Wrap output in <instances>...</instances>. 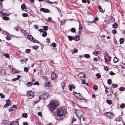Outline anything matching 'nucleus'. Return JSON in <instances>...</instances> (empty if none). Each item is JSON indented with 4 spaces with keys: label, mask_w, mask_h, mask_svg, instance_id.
<instances>
[{
    "label": "nucleus",
    "mask_w": 125,
    "mask_h": 125,
    "mask_svg": "<svg viewBox=\"0 0 125 125\" xmlns=\"http://www.w3.org/2000/svg\"><path fill=\"white\" fill-rule=\"evenodd\" d=\"M59 102L56 101H51L50 103V105L51 107L53 109L56 108Z\"/></svg>",
    "instance_id": "f257e3e1"
},
{
    "label": "nucleus",
    "mask_w": 125,
    "mask_h": 125,
    "mask_svg": "<svg viewBox=\"0 0 125 125\" xmlns=\"http://www.w3.org/2000/svg\"><path fill=\"white\" fill-rule=\"evenodd\" d=\"M64 113V110L62 108H60L57 109V114L58 116H62Z\"/></svg>",
    "instance_id": "f03ea898"
},
{
    "label": "nucleus",
    "mask_w": 125,
    "mask_h": 125,
    "mask_svg": "<svg viewBox=\"0 0 125 125\" xmlns=\"http://www.w3.org/2000/svg\"><path fill=\"white\" fill-rule=\"evenodd\" d=\"M75 113L79 118L82 117L83 114V112L81 109H77L75 111Z\"/></svg>",
    "instance_id": "7ed1b4c3"
},
{
    "label": "nucleus",
    "mask_w": 125,
    "mask_h": 125,
    "mask_svg": "<svg viewBox=\"0 0 125 125\" xmlns=\"http://www.w3.org/2000/svg\"><path fill=\"white\" fill-rule=\"evenodd\" d=\"M48 94L47 93H43L39 96V99L40 100L41 99H47L48 98Z\"/></svg>",
    "instance_id": "20e7f679"
},
{
    "label": "nucleus",
    "mask_w": 125,
    "mask_h": 125,
    "mask_svg": "<svg viewBox=\"0 0 125 125\" xmlns=\"http://www.w3.org/2000/svg\"><path fill=\"white\" fill-rule=\"evenodd\" d=\"M27 95L28 97L30 99L33 98L34 96L33 92L31 91H28L27 93Z\"/></svg>",
    "instance_id": "39448f33"
},
{
    "label": "nucleus",
    "mask_w": 125,
    "mask_h": 125,
    "mask_svg": "<svg viewBox=\"0 0 125 125\" xmlns=\"http://www.w3.org/2000/svg\"><path fill=\"white\" fill-rule=\"evenodd\" d=\"M6 103L4 105V107H7V106H10L11 104V102L9 99H7L6 101Z\"/></svg>",
    "instance_id": "423d86ee"
},
{
    "label": "nucleus",
    "mask_w": 125,
    "mask_h": 125,
    "mask_svg": "<svg viewBox=\"0 0 125 125\" xmlns=\"http://www.w3.org/2000/svg\"><path fill=\"white\" fill-rule=\"evenodd\" d=\"M104 114L109 118H112L113 115L114 114L113 113L108 112L105 113H104Z\"/></svg>",
    "instance_id": "0eeeda50"
},
{
    "label": "nucleus",
    "mask_w": 125,
    "mask_h": 125,
    "mask_svg": "<svg viewBox=\"0 0 125 125\" xmlns=\"http://www.w3.org/2000/svg\"><path fill=\"white\" fill-rule=\"evenodd\" d=\"M105 88L106 92L107 93L108 95H110L113 93L112 90L109 88H107V89H106V88L105 87Z\"/></svg>",
    "instance_id": "6e6552de"
},
{
    "label": "nucleus",
    "mask_w": 125,
    "mask_h": 125,
    "mask_svg": "<svg viewBox=\"0 0 125 125\" xmlns=\"http://www.w3.org/2000/svg\"><path fill=\"white\" fill-rule=\"evenodd\" d=\"M78 77L79 78H81L83 77L84 78L85 77V75L83 73L81 72L78 74Z\"/></svg>",
    "instance_id": "1a4fd4ad"
},
{
    "label": "nucleus",
    "mask_w": 125,
    "mask_h": 125,
    "mask_svg": "<svg viewBox=\"0 0 125 125\" xmlns=\"http://www.w3.org/2000/svg\"><path fill=\"white\" fill-rule=\"evenodd\" d=\"M75 95L76 97L77 98H78V99H79L80 100H83L87 102V99L84 98L82 96H80V95H79V96H78V97H77V96H76V94H75Z\"/></svg>",
    "instance_id": "9d476101"
},
{
    "label": "nucleus",
    "mask_w": 125,
    "mask_h": 125,
    "mask_svg": "<svg viewBox=\"0 0 125 125\" xmlns=\"http://www.w3.org/2000/svg\"><path fill=\"white\" fill-rule=\"evenodd\" d=\"M17 105H14L12 107L9 108V111H11L13 110H15L17 109Z\"/></svg>",
    "instance_id": "9b49d317"
},
{
    "label": "nucleus",
    "mask_w": 125,
    "mask_h": 125,
    "mask_svg": "<svg viewBox=\"0 0 125 125\" xmlns=\"http://www.w3.org/2000/svg\"><path fill=\"white\" fill-rule=\"evenodd\" d=\"M40 10L45 13L48 12H49V10L48 9L43 8H41L40 9Z\"/></svg>",
    "instance_id": "f8f14e48"
},
{
    "label": "nucleus",
    "mask_w": 125,
    "mask_h": 125,
    "mask_svg": "<svg viewBox=\"0 0 125 125\" xmlns=\"http://www.w3.org/2000/svg\"><path fill=\"white\" fill-rule=\"evenodd\" d=\"M80 36L79 35L78 36L77 35V36H75L73 37V39L76 41H78L80 39Z\"/></svg>",
    "instance_id": "ddd939ff"
},
{
    "label": "nucleus",
    "mask_w": 125,
    "mask_h": 125,
    "mask_svg": "<svg viewBox=\"0 0 125 125\" xmlns=\"http://www.w3.org/2000/svg\"><path fill=\"white\" fill-rule=\"evenodd\" d=\"M10 125H19V123L17 121H13L10 123Z\"/></svg>",
    "instance_id": "4468645a"
},
{
    "label": "nucleus",
    "mask_w": 125,
    "mask_h": 125,
    "mask_svg": "<svg viewBox=\"0 0 125 125\" xmlns=\"http://www.w3.org/2000/svg\"><path fill=\"white\" fill-rule=\"evenodd\" d=\"M105 61L107 62H108L110 61L109 57L108 56L106 55L104 56Z\"/></svg>",
    "instance_id": "2eb2a0df"
},
{
    "label": "nucleus",
    "mask_w": 125,
    "mask_h": 125,
    "mask_svg": "<svg viewBox=\"0 0 125 125\" xmlns=\"http://www.w3.org/2000/svg\"><path fill=\"white\" fill-rule=\"evenodd\" d=\"M122 120V118L120 116L117 117L115 119V120L117 121H120Z\"/></svg>",
    "instance_id": "dca6fc26"
},
{
    "label": "nucleus",
    "mask_w": 125,
    "mask_h": 125,
    "mask_svg": "<svg viewBox=\"0 0 125 125\" xmlns=\"http://www.w3.org/2000/svg\"><path fill=\"white\" fill-rule=\"evenodd\" d=\"M56 77V75L55 73H53L52 74L51 78L52 79L54 80L55 79Z\"/></svg>",
    "instance_id": "f3484780"
},
{
    "label": "nucleus",
    "mask_w": 125,
    "mask_h": 125,
    "mask_svg": "<svg viewBox=\"0 0 125 125\" xmlns=\"http://www.w3.org/2000/svg\"><path fill=\"white\" fill-rule=\"evenodd\" d=\"M27 37L28 39L31 41H33L34 39V38L31 35H28V36Z\"/></svg>",
    "instance_id": "a211bd4d"
},
{
    "label": "nucleus",
    "mask_w": 125,
    "mask_h": 125,
    "mask_svg": "<svg viewBox=\"0 0 125 125\" xmlns=\"http://www.w3.org/2000/svg\"><path fill=\"white\" fill-rule=\"evenodd\" d=\"M79 27L78 29L79 31L78 32V35H80L81 33L80 30L82 28V25H81V24L80 22H79Z\"/></svg>",
    "instance_id": "6ab92c4d"
},
{
    "label": "nucleus",
    "mask_w": 125,
    "mask_h": 125,
    "mask_svg": "<svg viewBox=\"0 0 125 125\" xmlns=\"http://www.w3.org/2000/svg\"><path fill=\"white\" fill-rule=\"evenodd\" d=\"M101 53V52L100 51H94V55L97 56L100 54Z\"/></svg>",
    "instance_id": "aec40b11"
},
{
    "label": "nucleus",
    "mask_w": 125,
    "mask_h": 125,
    "mask_svg": "<svg viewBox=\"0 0 125 125\" xmlns=\"http://www.w3.org/2000/svg\"><path fill=\"white\" fill-rule=\"evenodd\" d=\"M118 24L116 22L114 23L113 25V28L116 29L118 27Z\"/></svg>",
    "instance_id": "412c9836"
},
{
    "label": "nucleus",
    "mask_w": 125,
    "mask_h": 125,
    "mask_svg": "<svg viewBox=\"0 0 125 125\" xmlns=\"http://www.w3.org/2000/svg\"><path fill=\"white\" fill-rule=\"evenodd\" d=\"M46 2L48 3H49L50 4H52L53 3H56L57 4L58 2L57 1H55L54 2H52L51 1H50L48 0H46Z\"/></svg>",
    "instance_id": "4be33fe9"
},
{
    "label": "nucleus",
    "mask_w": 125,
    "mask_h": 125,
    "mask_svg": "<svg viewBox=\"0 0 125 125\" xmlns=\"http://www.w3.org/2000/svg\"><path fill=\"white\" fill-rule=\"evenodd\" d=\"M32 82H29L27 83L26 85L27 87H30V86H32Z\"/></svg>",
    "instance_id": "5701e85b"
},
{
    "label": "nucleus",
    "mask_w": 125,
    "mask_h": 125,
    "mask_svg": "<svg viewBox=\"0 0 125 125\" xmlns=\"http://www.w3.org/2000/svg\"><path fill=\"white\" fill-rule=\"evenodd\" d=\"M120 44H123L124 41V39L123 38H121L120 39Z\"/></svg>",
    "instance_id": "b1692460"
},
{
    "label": "nucleus",
    "mask_w": 125,
    "mask_h": 125,
    "mask_svg": "<svg viewBox=\"0 0 125 125\" xmlns=\"http://www.w3.org/2000/svg\"><path fill=\"white\" fill-rule=\"evenodd\" d=\"M78 51V50L77 49L75 48L74 51L72 50H70V52L73 53L77 52Z\"/></svg>",
    "instance_id": "393cba45"
},
{
    "label": "nucleus",
    "mask_w": 125,
    "mask_h": 125,
    "mask_svg": "<svg viewBox=\"0 0 125 125\" xmlns=\"http://www.w3.org/2000/svg\"><path fill=\"white\" fill-rule=\"evenodd\" d=\"M26 6L25 4H23L21 5V8L22 10H23L24 9H26Z\"/></svg>",
    "instance_id": "a878e982"
},
{
    "label": "nucleus",
    "mask_w": 125,
    "mask_h": 125,
    "mask_svg": "<svg viewBox=\"0 0 125 125\" xmlns=\"http://www.w3.org/2000/svg\"><path fill=\"white\" fill-rule=\"evenodd\" d=\"M106 102L107 103L109 104H111L112 103V101L109 99H108L106 100Z\"/></svg>",
    "instance_id": "bb28decb"
},
{
    "label": "nucleus",
    "mask_w": 125,
    "mask_h": 125,
    "mask_svg": "<svg viewBox=\"0 0 125 125\" xmlns=\"http://www.w3.org/2000/svg\"><path fill=\"white\" fill-rule=\"evenodd\" d=\"M125 106V104H124L123 103L121 104L120 105V107L122 109H123L124 108Z\"/></svg>",
    "instance_id": "cd10ccee"
},
{
    "label": "nucleus",
    "mask_w": 125,
    "mask_h": 125,
    "mask_svg": "<svg viewBox=\"0 0 125 125\" xmlns=\"http://www.w3.org/2000/svg\"><path fill=\"white\" fill-rule=\"evenodd\" d=\"M66 20H63V21H61V22L60 25H62L64 24L66 22Z\"/></svg>",
    "instance_id": "c85d7f7f"
},
{
    "label": "nucleus",
    "mask_w": 125,
    "mask_h": 125,
    "mask_svg": "<svg viewBox=\"0 0 125 125\" xmlns=\"http://www.w3.org/2000/svg\"><path fill=\"white\" fill-rule=\"evenodd\" d=\"M27 60V59L25 60H21L20 61H21V64H23L24 63H25L26 61Z\"/></svg>",
    "instance_id": "c756f323"
},
{
    "label": "nucleus",
    "mask_w": 125,
    "mask_h": 125,
    "mask_svg": "<svg viewBox=\"0 0 125 125\" xmlns=\"http://www.w3.org/2000/svg\"><path fill=\"white\" fill-rule=\"evenodd\" d=\"M98 8L100 11L101 12H103V9L102 8L101 6L99 5L98 6Z\"/></svg>",
    "instance_id": "7c9ffc66"
},
{
    "label": "nucleus",
    "mask_w": 125,
    "mask_h": 125,
    "mask_svg": "<svg viewBox=\"0 0 125 125\" xmlns=\"http://www.w3.org/2000/svg\"><path fill=\"white\" fill-rule=\"evenodd\" d=\"M112 86L113 88H115L117 86V84H112Z\"/></svg>",
    "instance_id": "2f4dec72"
},
{
    "label": "nucleus",
    "mask_w": 125,
    "mask_h": 125,
    "mask_svg": "<svg viewBox=\"0 0 125 125\" xmlns=\"http://www.w3.org/2000/svg\"><path fill=\"white\" fill-rule=\"evenodd\" d=\"M113 61L114 62L116 63L118 61V59L117 57H115L113 59Z\"/></svg>",
    "instance_id": "473e14b6"
},
{
    "label": "nucleus",
    "mask_w": 125,
    "mask_h": 125,
    "mask_svg": "<svg viewBox=\"0 0 125 125\" xmlns=\"http://www.w3.org/2000/svg\"><path fill=\"white\" fill-rule=\"evenodd\" d=\"M3 19L5 20H9V18L8 17L6 16H4L2 17Z\"/></svg>",
    "instance_id": "72a5a7b5"
},
{
    "label": "nucleus",
    "mask_w": 125,
    "mask_h": 125,
    "mask_svg": "<svg viewBox=\"0 0 125 125\" xmlns=\"http://www.w3.org/2000/svg\"><path fill=\"white\" fill-rule=\"evenodd\" d=\"M79 118L80 119V121L82 120L84 121L85 120L84 117L83 116L82 117H80V118Z\"/></svg>",
    "instance_id": "f704fd0d"
},
{
    "label": "nucleus",
    "mask_w": 125,
    "mask_h": 125,
    "mask_svg": "<svg viewBox=\"0 0 125 125\" xmlns=\"http://www.w3.org/2000/svg\"><path fill=\"white\" fill-rule=\"evenodd\" d=\"M47 35V33L46 31H44L42 34V36L43 37H45Z\"/></svg>",
    "instance_id": "c9c22d12"
},
{
    "label": "nucleus",
    "mask_w": 125,
    "mask_h": 125,
    "mask_svg": "<svg viewBox=\"0 0 125 125\" xmlns=\"http://www.w3.org/2000/svg\"><path fill=\"white\" fill-rule=\"evenodd\" d=\"M45 86H46L47 87H49L50 86V82H47L45 84Z\"/></svg>",
    "instance_id": "e433bc0d"
},
{
    "label": "nucleus",
    "mask_w": 125,
    "mask_h": 125,
    "mask_svg": "<svg viewBox=\"0 0 125 125\" xmlns=\"http://www.w3.org/2000/svg\"><path fill=\"white\" fill-rule=\"evenodd\" d=\"M61 85L62 88V89H63V87L65 86V83L64 82H62L61 83Z\"/></svg>",
    "instance_id": "4c0bfd02"
},
{
    "label": "nucleus",
    "mask_w": 125,
    "mask_h": 125,
    "mask_svg": "<svg viewBox=\"0 0 125 125\" xmlns=\"http://www.w3.org/2000/svg\"><path fill=\"white\" fill-rule=\"evenodd\" d=\"M121 67L124 69H125V63H123L121 64Z\"/></svg>",
    "instance_id": "58836bf2"
},
{
    "label": "nucleus",
    "mask_w": 125,
    "mask_h": 125,
    "mask_svg": "<svg viewBox=\"0 0 125 125\" xmlns=\"http://www.w3.org/2000/svg\"><path fill=\"white\" fill-rule=\"evenodd\" d=\"M108 84L110 85L111 83V80L110 79H108L107 81Z\"/></svg>",
    "instance_id": "ea45409f"
},
{
    "label": "nucleus",
    "mask_w": 125,
    "mask_h": 125,
    "mask_svg": "<svg viewBox=\"0 0 125 125\" xmlns=\"http://www.w3.org/2000/svg\"><path fill=\"white\" fill-rule=\"evenodd\" d=\"M22 116L26 118L27 116V115L26 113H24L22 114Z\"/></svg>",
    "instance_id": "a19ab883"
},
{
    "label": "nucleus",
    "mask_w": 125,
    "mask_h": 125,
    "mask_svg": "<svg viewBox=\"0 0 125 125\" xmlns=\"http://www.w3.org/2000/svg\"><path fill=\"white\" fill-rule=\"evenodd\" d=\"M98 78H99L101 77V75L99 73H97L96 74Z\"/></svg>",
    "instance_id": "79ce46f5"
},
{
    "label": "nucleus",
    "mask_w": 125,
    "mask_h": 125,
    "mask_svg": "<svg viewBox=\"0 0 125 125\" xmlns=\"http://www.w3.org/2000/svg\"><path fill=\"white\" fill-rule=\"evenodd\" d=\"M99 59V58L98 56L97 57H94V61H98Z\"/></svg>",
    "instance_id": "37998d69"
},
{
    "label": "nucleus",
    "mask_w": 125,
    "mask_h": 125,
    "mask_svg": "<svg viewBox=\"0 0 125 125\" xmlns=\"http://www.w3.org/2000/svg\"><path fill=\"white\" fill-rule=\"evenodd\" d=\"M14 30L16 31H18L19 30V27L18 26H16L15 27H14Z\"/></svg>",
    "instance_id": "c03bdc74"
},
{
    "label": "nucleus",
    "mask_w": 125,
    "mask_h": 125,
    "mask_svg": "<svg viewBox=\"0 0 125 125\" xmlns=\"http://www.w3.org/2000/svg\"><path fill=\"white\" fill-rule=\"evenodd\" d=\"M84 56L87 58H88L90 56V55L88 54H84Z\"/></svg>",
    "instance_id": "a18cd8bd"
},
{
    "label": "nucleus",
    "mask_w": 125,
    "mask_h": 125,
    "mask_svg": "<svg viewBox=\"0 0 125 125\" xmlns=\"http://www.w3.org/2000/svg\"><path fill=\"white\" fill-rule=\"evenodd\" d=\"M104 69L106 71H108L109 69L108 67L106 66H105L104 67Z\"/></svg>",
    "instance_id": "49530a36"
},
{
    "label": "nucleus",
    "mask_w": 125,
    "mask_h": 125,
    "mask_svg": "<svg viewBox=\"0 0 125 125\" xmlns=\"http://www.w3.org/2000/svg\"><path fill=\"white\" fill-rule=\"evenodd\" d=\"M68 38L70 41H71L73 39V37L72 36H68Z\"/></svg>",
    "instance_id": "de8ad7c7"
},
{
    "label": "nucleus",
    "mask_w": 125,
    "mask_h": 125,
    "mask_svg": "<svg viewBox=\"0 0 125 125\" xmlns=\"http://www.w3.org/2000/svg\"><path fill=\"white\" fill-rule=\"evenodd\" d=\"M48 28L47 26H43L44 30L45 31H47L48 29Z\"/></svg>",
    "instance_id": "09e8293b"
},
{
    "label": "nucleus",
    "mask_w": 125,
    "mask_h": 125,
    "mask_svg": "<svg viewBox=\"0 0 125 125\" xmlns=\"http://www.w3.org/2000/svg\"><path fill=\"white\" fill-rule=\"evenodd\" d=\"M4 56L6 57V58H9V54L8 53H6L4 54Z\"/></svg>",
    "instance_id": "8fccbe9b"
},
{
    "label": "nucleus",
    "mask_w": 125,
    "mask_h": 125,
    "mask_svg": "<svg viewBox=\"0 0 125 125\" xmlns=\"http://www.w3.org/2000/svg\"><path fill=\"white\" fill-rule=\"evenodd\" d=\"M125 89L124 87H121L119 88V90L121 91H123Z\"/></svg>",
    "instance_id": "3c124183"
},
{
    "label": "nucleus",
    "mask_w": 125,
    "mask_h": 125,
    "mask_svg": "<svg viewBox=\"0 0 125 125\" xmlns=\"http://www.w3.org/2000/svg\"><path fill=\"white\" fill-rule=\"evenodd\" d=\"M99 20V18L98 17H95L94 18V24L95 23H96V22H95V21H97L98 20Z\"/></svg>",
    "instance_id": "603ef678"
},
{
    "label": "nucleus",
    "mask_w": 125,
    "mask_h": 125,
    "mask_svg": "<svg viewBox=\"0 0 125 125\" xmlns=\"http://www.w3.org/2000/svg\"><path fill=\"white\" fill-rule=\"evenodd\" d=\"M28 14L26 13H23L22 14V16L23 17H26L28 16Z\"/></svg>",
    "instance_id": "864d4df0"
},
{
    "label": "nucleus",
    "mask_w": 125,
    "mask_h": 125,
    "mask_svg": "<svg viewBox=\"0 0 125 125\" xmlns=\"http://www.w3.org/2000/svg\"><path fill=\"white\" fill-rule=\"evenodd\" d=\"M32 47L33 49H37L38 48V47L37 45H35L33 46Z\"/></svg>",
    "instance_id": "5fc2aeb1"
},
{
    "label": "nucleus",
    "mask_w": 125,
    "mask_h": 125,
    "mask_svg": "<svg viewBox=\"0 0 125 125\" xmlns=\"http://www.w3.org/2000/svg\"><path fill=\"white\" fill-rule=\"evenodd\" d=\"M29 69L27 67H24V71L25 72H27L28 71Z\"/></svg>",
    "instance_id": "6e6d98bb"
},
{
    "label": "nucleus",
    "mask_w": 125,
    "mask_h": 125,
    "mask_svg": "<svg viewBox=\"0 0 125 125\" xmlns=\"http://www.w3.org/2000/svg\"><path fill=\"white\" fill-rule=\"evenodd\" d=\"M98 87L96 85H94V90H98Z\"/></svg>",
    "instance_id": "4d7b16f0"
},
{
    "label": "nucleus",
    "mask_w": 125,
    "mask_h": 125,
    "mask_svg": "<svg viewBox=\"0 0 125 125\" xmlns=\"http://www.w3.org/2000/svg\"><path fill=\"white\" fill-rule=\"evenodd\" d=\"M109 74L111 75H115V73H114L113 71H111L110 72Z\"/></svg>",
    "instance_id": "13d9d810"
},
{
    "label": "nucleus",
    "mask_w": 125,
    "mask_h": 125,
    "mask_svg": "<svg viewBox=\"0 0 125 125\" xmlns=\"http://www.w3.org/2000/svg\"><path fill=\"white\" fill-rule=\"evenodd\" d=\"M71 31L73 32H75V28H72L71 29Z\"/></svg>",
    "instance_id": "bf43d9fd"
},
{
    "label": "nucleus",
    "mask_w": 125,
    "mask_h": 125,
    "mask_svg": "<svg viewBox=\"0 0 125 125\" xmlns=\"http://www.w3.org/2000/svg\"><path fill=\"white\" fill-rule=\"evenodd\" d=\"M6 39L7 40H10L11 39V37L10 36H7L6 37Z\"/></svg>",
    "instance_id": "052dcab7"
},
{
    "label": "nucleus",
    "mask_w": 125,
    "mask_h": 125,
    "mask_svg": "<svg viewBox=\"0 0 125 125\" xmlns=\"http://www.w3.org/2000/svg\"><path fill=\"white\" fill-rule=\"evenodd\" d=\"M112 32L113 34H115L116 32V30L115 29H114L112 30Z\"/></svg>",
    "instance_id": "680f3d73"
},
{
    "label": "nucleus",
    "mask_w": 125,
    "mask_h": 125,
    "mask_svg": "<svg viewBox=\"0 0 125 125\" xmlns=\"http://www.w3.org/2000/svg\"><path fill=\"white\" fill-rule=\"evenodd\" d=\"M31 50L29 49H27L26 50L25 52L27 53H29L30 52Z\"/></svg>",
    "instance_id": "e2e57ef3"
},
{
    "label": "nucleus",
    "mask_w": 125,
    "mask_h": 125,
    "mask_svg": "<svg viewBox=\"0 0 125 125\" xmlns=\"http://www.w3.org/2000/svg\"><path fill=\"white\" fill-rule=\"evenodd\" d=\"M33 41H32L33 42H35V43H36L38 42V41L36 39H34H34Z\"/></svg>",
    "instance_id": "0e129e2a"
},
{
    "label": "nucleus",
    "mask_w": 125,
    "mask_h": 125,
    "mask_svg": "<svg viewBox=\"0 0 125 125\" xmlns=\"http://www.w3.org/2000/svg\"><path fill=\"white\" fill-rule=\"evenodd\" d=\"M46 42L48 43H49L50 42V39L47 38L46 40Z\"/></svg>",
    "instance_id": "69168bd1"
},
{
    "label": "nucleus",
    "mask_w": 125,
    "mask_h": 125,
    "mask_svg": "<svg viewBox=\"0 0 125 125\" xmlns=\"http://www.w3.org/2000/svg\"><path fill=\"white\" fill-rule=\"evenodd\" d=\"M12 71L13 73H17L18 71L16 70H15L14 69H12Z\"/></svg>",
    "instance_id": "338daca9"
},
{
    "label": "nucleus",
    "mask_w": 125,
    "mask_h": 125,
    "mask_svg": "<svg viewBox=\"0 0 125 125\" xmlns=\"http://www.w3.org/2000/svg\"><path fill=\"white\" fill-rule=\"evenodd\" d=\"M52 46L53 47H55L56 46L55 43L54 42L52 43Z\"/></svg>",
    "instance_id": "774afa93"
}]
</instances>
